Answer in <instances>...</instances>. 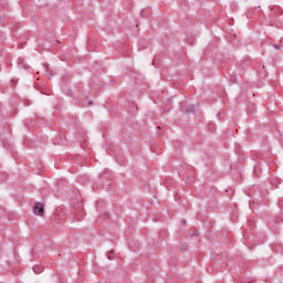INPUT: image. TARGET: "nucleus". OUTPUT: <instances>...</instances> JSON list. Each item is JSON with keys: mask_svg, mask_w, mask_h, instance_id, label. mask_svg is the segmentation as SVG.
Here are the masks:
<instances>
[{"mask_svg": "<svg viewBox=\"0 0 283 283\" xmlns=\"http://www.w3.org/2000/svg\"><path fill=\"white\" fill-rule=\"evenodd\" d=\"M33 213L35 216H43V205L41 202H36L33 206Z\"/></svg>", "mask_w": 283, "mask_h": 283, "instance_id": "1", "label": "nucleus"}, {"mask_svg": "<svg viewBox=\"0 0 283 283\" xmlns=\"http://www.w3.org/2000/svg\"><path fill=\"white\" fill-rule=\"evenodd\" d=\"M33 272L36 273L39 275V273H43L44 268L42 265H34L33 268Z\"/></svg>", "mask_w": 283, "mask_h": 283, "instance_id": "2", "label": "nucleus"}, {"mask_svg": "<svg viewBox=\"0 0 283 283\" xmlns=\"http://www.w3.org/2000/svg\"><path fill=\"white\" fill-rule=\"evenodd\" d=\"M186 114H196V106H191L190 108L186 109Z\"/></svg>", "mask_w": 283, "mask_h": 283, "instance_id": "3", "label": "nucleus"}, {"mask_svg": "<svg viewBox=\"0 0 283 283\" xmlns=\"http://www.w3.org/2000/svg\"><path fill=\"white\" fill-rule=\"evenodd\" d=\"M274 49H275V50H282V45H280V44H274Z\"/></svg>", "mask_w": 283, "mask_h": 283, "instance_id": "4", "label": "nucleus"}, {"mask_svg": "<svg viewBox=\"0 0 283 283\" xmlns=\"http://www.w3.org/2000/svg\"><path fill=\"white\" fill-rule=\"evenodd\" d=\"M192 235H198V230H195Z\"/></svg>", "mask_w": 283, "mask_h": 283, "instance_id": "5", "label": "nucleus"}, {"mask_svg": "<svg viewBox=\"0 0 283 283\" xmlns=\"http://www.w3.org/2000/svg\"><path fill=\"white\" fill-rule=\"evenodd\" d=\"M181 224H187V221H181Z\"/></svg>", "mask_w": 283, "mask_h": 283, "instance_id": "6", "label": "nucleus"}]
</instances>
